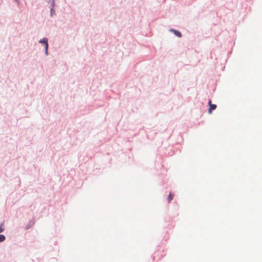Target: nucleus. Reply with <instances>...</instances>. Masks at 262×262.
I'll return each mask as SVG.
<instances>
[{"instance_id": "1a4fd4ad", "label": "nucleus", "mask_w": 262, "mask_h": 262, "mask_svg": "<svg viewBox=\"0 0 262 262\" xmlns=\"http://www.w3.org/2000/svg\"><path fill=\"white\" fill-rule=\"evenodd\" d=\"M15 1L17 2V0H15Z\"/></svg>"}, {"instance_id": "0eeeda50", "label": "nucleus", "mask_w": 262, "mask_h": 262, "mask_svg": "<svg viewBox=\"0 0 262 262\" xmlns=\"http://www.w3.org/2000/svg\"><path fill=\"white\" fill-rule=\"evenodd\" d=\"M55 5V0H52V6L53 7Z\"/></svg>"}, {"instance_id": "39448f33", "label": "nucleus", "mask_w": 262, "mask_h": 262, "mask_svg": "<svg viewBox=\"0 0 262 262\" xmlns=\"http://www.w3.org/2000/svg\"><path fill=\"white\" fill-rule=\"evenodd\" d=\"M5 236L4 235H0V242H2L5 240Z\"/></svg>"}, {"instance_id": "20e7f679", "label": "nucleus", "mask_w": 262, "mask_h": 262, "mask_svg": "<svg viewBox=\"0 0 262 262\" xmlns=\"http://www.w3.org/2000/svg\"><path fill=\"white\" fill-rule=\"evenodd\" d=\"M173 194L169 193L168 197V202L170 203L171 201L173 199Z\"/></svg>"}, {"instance_id": "7ed1b4c3", "label": "nucleus", "mask_w": 262, "mask_h": 262, "mask_svg": "<svg viewBox=\"0 0 262 262\" xmlns=\"http://www.w3.org/2000/svg\"><path fill=\"white\" fill-rule=\"evenodd\" d=\"M170 31L172 32L178 37H181L182 36L181 33L179 31L174 29H170Z\"/></svg>"}, {"instance_id": "6e6552de", "label": "nucleus", "mask_w": 262, "mask_h": 262, "mask_svg": "<svg viewBox=\"0 0 262 262\" xmlns=\"http://www.w3.org/2000/svg\"><path fill=\"white\" fill-rule=\"evenodd\" d=\"M15 1L17 2V0H15Z\"/></svg>"}, {"instance_id": "f257e3e1", "label": "nucleus", "mask_w": 262, "mask_h": 262, "mask_svg": "<svg viewBox=\"0 0 262 262\" xmlns=\"http://www.w3.org/2000/svg\"><path fill=\"white\" fill-rule=\"evenodd\" d=\"M39 42L42 43L45 45V49H46V53L47 54V53H48V39L47 38H43L42 40H40L39 41Z\"/></svg>"}, {"instance_id": "423d86ee", "label": "nucleus", "mask_w": 262, "mask_h": 262, "mask_svg": "<svg viewBox=\"0 0 262 262\" xmlns=\"http://www.w3.org/2000/svg\"><path fill=\"white\" fill-rule=\"evenodd\" d=\"M4 230V228L3 227V224H1L0 225V233L2 232Z\"/></svg>"}, {"instance_id": "f03ea898", "label": "nucleus", "mask_w": 262, "mask_h": 262, "mask_svg": "<svg viewBox=\"0 0 262 262\" xmlns=\"http://www.w3.org/2000/svg\"><path fill=\"white\" fill-rule=\"evenodd\" d=\"M209 110H208V113L209 114L211 113V112L212 110H214L216 108V105L215 104H212L211 103V101L209 100Z\"/></svg>"}]
</instances>
